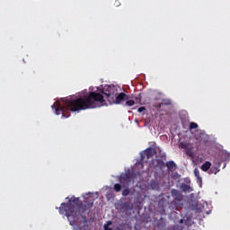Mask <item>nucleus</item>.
Returning <instances> with one entry per match:
<instances>
[{"label": "nucleus", "mask_w": 230, "mask_h": 230, "mask_svg": "<svg viewBox=\"0 0 230 230\" xmlns=\"http://www.w3.org/2000/svg\"><path fill=\"white\" fill-rule=\"evenodd\" d=\"M63 103L64 106L60 105V102H58L57 106L55 104L51 106L58 116L60 115V112L65 116L66 111L76 112L78 111H87V109H97V107H102L105 103V99L100 93L90 92L88 95L77 99H65Z\"/></svg>", "instance_id": "obj_1"}, {"label": "nucleus", "mask_w": 230, "mask_h": 230, "mask_svg": "<svg viewBox=\"0 0 230 230\" xmlns=\"http://www.w3.org/2000/svg\"><path fill=\"white\" fill-rule=\"evenodd\" d=\"M94 206V202H87L85 204L80 202V198H73L67 203H61L58 208L60 215H66L70 226H76V222L80 220V217L89 211Z\"/></svg>", "instance_id": "obj_2"}, {"label": "nucleus", "mask_w": 230, "mask_h": 230, "mask_svg": "<svg viewBox=\"0 0 230 230\" xmlns=\"http://www.w3.org/2000/svg\"><path fill=\"white\" fill-rule=\"evenodd\" d=\"M102 94H104L111 103L114 102V97L118 94V88L114 84L105 85L102 89Z\"/></svg>", "instance_id": "obj_3"}, {"label": "nucleus", "mask_w": 230, "mask_h": 230, "mask_svg": "<svg viewBox=\"0 0 230 230\" xmlns=\"http://www.w3.org/2000/svg\"><path fill=\"white\" fill-rule=\"evenodd\" d=\"M130 97L127 95L125 93H120L117 96L113 98V101L110 102V103H114L115 105H119L123 103V102H127Z\"/></svg>", "instance_id": "obj_4"}, {"label": "nucleus", "mask_w": 230, "mask_h": 230, "mask_svg": "<svg viewBox=\"0 0 230 230\" xmlns=\"http://www.w3.org/2000/svg\"><path fill=\"white\" fill-rule=\"evenodd\" d=\"M155 154V149L149 147L146 149L143 153H141L140 159L141 161H145V159L148 161V159H152V157H154Z\"/></svg>", "instance_id": "obj_5"}, {"label": "nucleus", "mask_w": 230, "mask_h": 230, "mask_svg": "<svg viewBox=\"0 0 230 230\" xmlns=\"http://www.w3.org/2000/svg\"><path fill=\"white\" fill-rule=\"evenodd\" d=\"M172 197H173V204L174 206H181V202H182V194H181V191L178 190L172 189Z\"/></svg>", "instance_id": "obj_6"}, {"label": "nucleus", "mask_w": 230, "mask_h": 230, "mask_svg": "<svg viewBox=\"0 0 230 230\" xmlns=\"http://www.w3.org/2000/svg\"><path fill=\"white\" fill-rule=\"evenodd\" d=\"M132 179H133L132 173L126 172V173L120 175L119 182L123 186H128V184H130V182H132Z\"/></svg>", "instance_id": "obj_7"}, {"label": "nucleus", "mask_w": 230, "mask_h": 230, "mask_svg": "<svg viewBox=\"0 0 230 230\" xmlns=\"http://www.w3.org/2000/svg\"><path fill=\"white\" fill-rule=\"evenodd\" d=\"M181 191H183V193H191V191H193V189L191 188V186L186 183L181 184Z\"/></svg>", "instance_id": "obj_8"}, {"label": "nucleus", "mask_w": 230, "mask_h": 230, "mask_svg": "<svg viewBox=\"0 0 230 230\" xmlns=\"http://www.w3.org/2000/svg\"><path fill=\"white\" fill-rule=\"evenodd\" d=\"M165 166L167 167V170L170 172L173 170V168H176L177 164H175V162L173 161H169V162H166Z\"/></svg>", "instance_id": "obj_9"}, {"label": "nucleus", "mask_w": 230, "mask_h": 230, "mask_svg": "<svg viewBox=\"0 0 230 230\" xmlns=\"http://www.w3.org/2000/svg\"><path fill=\"white\" fill-rule=\"evenodd\" d=\"M209 168H211V162L207 161L201 165V170L203 172H208Z\"/></svg>", "instance_id": "obj_10"}, {"label": "nucleus", "mask_w": 230, "mask_h": 230, "mask_svg": "<svg viewBox=\"0 0 230 230\" xmlns=\"http://www.w3.org/2000/svg\"><path fill=\"white\" fill-rule=\"evenodd\" d=\"M194 175L197 179V182H202V177H200V172L197 168L194 169Z\"/></svg>", "instance_id": "obj_11"}, {"label": "nucleus", "mask_w": 230, "mask_h": 230, "mask_svg": "<svg viewBox=\"0 0 230 230\" xmlns=\"http://www.w3.org/2000/svg\"><path fill=\"white\" fill-rule=\"evenodd\" d=\"M161 105H162V107L163 106L168 107V106L172 105V101H170V99H164V100H162Z\"/></svg>", "instance_id": "obj_12"}, {"label": "nucleus", "mask_w": 230, "mask_h": 230, "mask_svg": "<svg viewBox=\"0 0 230 230\" xmlns=\"http://www.w3.org/2000/svg\"><path fill=\"white\" fill-rule=\"evenodd\" d=\"M193 147H187L185 149L186 155H189V157H191L193 155Z\"/></svg>", "instance_id": "obj_13"}, {"label": "nucleus", "mask_w": 230, "mask_h": 230, "mask_svg": "<svg viewBox=\"0 0 230 230\" xmlns=\"http://www.w3.org/2000/svg\"><path fill=\"white\" fill-rule=\"evenodd\" d=\"M156 164L159 166V168H164L166 166V164H164V161L161 159H156Z\"/></svg>", "instance_id": "obj_14"}, {"label": "nucleus", "mask_w": 230, "mask_h": 230, "mask_svg": "<svg viewBox=\"0 0 230 230\" xmlns=\"http://www.w3.org/2000/svg\"><path fill=\"white\" fill-rule=\"evenodd\" d=\"M220 172V170L218 169V167H212L209 171L208 173H214L215 175H217L218 172Z\"/></svg>", "instance_id": "obj_15"}, {"label": "nucleus", "mask_w": 230, "mask_h": 230, "mask_svg": "<svg viewBox=\"0 0 230 230\" xmlns=\"http://www.w3.org/2000/svg\"><path fill=\"white\" fill-rule=\"evenodd\" d=\"M126 105L127 107H133V105H136V102H134L133 100H126Z\"/></svg>", "instance_id": "obj_16"}, {"label": "nucleus", "mask_w": 230, "mask_h": 230, "mask_svg": "<svg viewBox=\"0 0 230 230\" xmlns=\"http://www.w3.org/2000/svg\"><path fill=\"white\" fill-rule=\"evenodd\" d=\"M128 195H130V189L126 188L122 190V196L123 197H128Z\"/></svg>", "instance_id": "obj_17"}, {"label": "nucleus", "mask_w": 230, "mask_h": 230, "mask_svg": "<svg viewBox=\"0 0 230 230\" xmlns=\"http://www.w3.org/2000/svg\"><path fill=\"white\" fill-rule=\"evenodd\" d=\"M194 128H199V124L195 122H190V129L194 130Z\"/></svg>", "instance_id": "obj_18"}, {"label": "nucleus", "mask_w": 230, "mask_h": 230, "mask_svg": "<svg viewBox=\"0 0 230 230\" xmlns=\"http://www.w3.org/2000/svg\"><path fill=\"white\" fill-rule=\"evenodd\" d=\"M114 190H115V191H116L117 193H119V191H121V184L116 183V184L114 185Z\"/></svg>", "instance_id": "obj_19"}, {"label": "nucleus", "mask_w": 230, "mask_h": 230, "mask_svg": "<svg viewBox=\"0 0 230 230\" xmlns=\"http://www.w3.org/2000/svg\"><path fill=\"white\" fill-rule=\"evenodd\" d=\"M184 224L187 226V227H190V226H191V217H186Z\"/></svg>", "instance_id": "obj_20"}, {"label": "nucleus", "mask_w": 230, "mask_h": 230, "mask_svg": "<svg viewBox=\"0 0 230 230\" xmlns=\"http://www.w3.org/2000/svg\"><path fill=\"white\" fill-rule=\"evenodd\" d=\"M109 226H112V221H108L107 224L104 225V230H112Z\"/></svg>", "instance_id": "obj_21"}, {"label": "nucleus", "mask_w": 230, "mask_h": 230, "mask_svg": "<svg viewBox=\"0 0 230 230\" xmlns=\"http://www.w3.org/2000/svg\"><path fill=\"white\" fill-rule=\"evenodd\" d=\"M179 148H183V150H186L188 148V144L184 142H181L179 145Z\"/></svg>", "instance_id": "obj_22"}, {"label": "nucleus", "mask_w": 230, "mask_h": 230, "mask_svg": "<svg viewBox=\"0 0 230 230\" xmlns=\"http://www.w3.org/2000/svg\"><path fill=\"white\" fill-rule=\"evenodd\" d=\"M153 106L155 107V109L159 111V109H161L163 107V104H161V102H156Z\"/></svg>", "instance_id": "obj_23"}, {"label": "nucleus", "mask_w": 230, "mask_h": 230, "mask_svg": "<svg viewBox=\"0 0 230 230\" xmlns=\"http://www.w3.org/2000/svg\"><path fill=\"white\" fill-rule=\"evenodd\" d=\"M145 111H146V108L145 106L139 107L137 109V112H145Z\"/></svg>", "instance_id": "obj_24"}, {"label": "nucleus", "mask_w": 230, "mask_h": 230, "mask_svg": "<svg viewBox=\"0 0 230 230\" xmlns=\"http://www.w3.org/2000/svg\"><path fill=\"white\" fill-rule=\"evenodd\" d=\"M184 220H185V219H181V220H180V224H184Z\"/></svg>", "instance_id": "obj_25"}, {"label": "nucleus", "mask_w": 230, "mask_h": 230, "mask_svg": "<svg viewBox=\"0 0 230 230\" xmlns=\"http://www.w3.org/2000/svg\"><path fill=\"white\" fill-rule=\"evenodd\" d=\"M117 6H119V4L117 3Z\"/></svg>", "instance_id": "obj_26"}, {"label": "nucleus", "mask_w": 230, "mask_h": 230, "mask_svg": "<svg viewBox=\"0 0 230 230\" xmlns=\"http://www.w3.org/2000/svg\"><path fill=\"white\" fill-rule=\"evenodd\" d=\"M117 6H119V4L117 3Z\"/></svg>", "instance_id": "obj_27"}, {"label": "nucleus", "mask_w": 230, "mask_h": 230, "mask_svg": "<svg viewBox=\"0 0 230 230\" xmlns=\"http://www.w3.org/2000/svg\"><path fill=\"white\" fill-rule=\"evenodd\" d=\"M66 118H69V114H68V115H66Z\"/></svg>", "instance_id": "obj_28"}]
</instances>
